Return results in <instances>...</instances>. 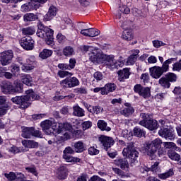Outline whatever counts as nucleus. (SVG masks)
<instances>
[{
    "mask_svg": "<svg viewBox=\"0 0 181 181\" xmlns=\"http://www.w3.org/2000/svg\"><path fill=\"white\" fill-rule=\"evenodd\" d=\"M124 105L127 107L120 112L122 115H124V117H129V115H132V114L135 112V110L129 105V103H125Z\"/></svg>",
    "mask_w": 181,
    "mask_h": 181,
    "instance_id": "a878e982",
    "label": "nucleus"
},
{
    "mask_svg": "<svg viewBox=\"0 0 181 181\" xmlns=\"http://www.w3.org/2000/svg\"><path fill=\"white\" fill-rule=\"evenodd\" d=\"M38 30H37V36L41 39H45L46 37L50 35V32L53 30L49 28L48 27H45L42 23H38Z\"/></svg>",
    "mask_w": 181,
    "mask_h": 181,
    "instance_id": "2eb2a0df",
    "label": "nucleus"
},
{
    "mask_svg": "<svg viewBox=\"0 0 181 181\" xmlns=\"http://www.w3.org/2000/svg\"><path fill=\"white\" fill-rule=\"evenodd\" d=\"M129 78V69L125 68L118 71V78L119 81H124Z\"/></svg>",
    "mask_w": 181,
    "mask_h": 181,
    "instance_id": "bb28decb",
    "label": "nucleus"
},
{
    "mask_svg": "<svg viewBox=\"0 0 181 181\" xmlns=\"http://www.w3.org/2000/svg\"><path fill=\"white\" fill-rule=\"evenodd\" d=\"M22 83L28 86L29 87L32 86V83H33V78L29 74H23L21 78Z\"/></svg>",
    "mask_w": 181,
    "mask_h": 181,
    "instance_id": "473e14b6",
    "label": "nucleus"
},
{
    "mask_svg": "<svg viewBox=\"0 0 181 181\" xmlns=\"http://www.w3.org/2000/svg\"><path fill=\"white\" fill-rule=\"evenodd\" d=\"M98 139L105 151H108L115 144L114 139L105 135L100 136Z\"/></svg>",
    "mask_w": 181,
    "mask_h": 181,
    "instance_id": "dca6fc26",
    "label": "nucleus"
},
{
    "mask_svg": "<svg viewBox=\"0 0 181 181\" xmlns=\"http://www.w3.org/2000/svg\"><path fill=\"white\" fill-rule=\"evenodd\" d=\"M47 0H30V2L21 6V12H30L40 8V4H46Z\"/></svg>",
    "mask_w": 181,
    "mask_h": 181,
    "instance_id": "6e6552de",
    "label": "nucleus"
},
{
    "mask_svg": "<svg viewBox=\"0 0 181 181\" xmlns=\"http://www.w3.org/2000/svg\"><path fill=\"white\" fill-rule=\"evenodd\" d=\"M140 116L141 117L142 120L139 122V125L147 128V129H149L150 131L158 129V121L155 119H149V115L146 113H141Z\"/></svg>",
    "mask_w": 181,
    "mask_h": 181,
    "instance_id": "0eeeda50",
    "label": "nucleus"
},
{
    "mask_svg": "<svg viewBox=\"0 0 181 181\" xmlns=\"http://www.w3.org/2000/svg\"><path fill=\"white\" fill-rule=\"evenodd\" d=\"M75 151L70 146L66 147L63 151L62 158L66 160V162H69L71 163H80L81 162V159L77 157H73L70 155H74Z\"/></svg>",
    "mask_w": 181,
    "mask_h": 181,
    "instance_id": "1a4fd4ad",
    "label": "nucleus"
},
{
    "mask_svg": "<svg viewBox=\"0 0 181 181\" xmlns=\"http://www.w3.org/2000/svg\"><path fill=\"white\" fill-rule=\"evenodd\" d=\"M150 74L153 78H159L163 72L160 66H153L150 68Z\"/></svg>",
    "mask_w": 181,
    "mask_h": 181,
    "instance_id": "4be33fe9",
    "label": "nucleus"
},
{
    "mask_svg": "<svg viewBox=\"0 0 181 181\" xmlns=\"http://www.w3.org/2000/svg\"><path fill=\"white\" fill-rule=\"evenodd\" d=\"M134 93H136L143 98H149L151 97V88L144 87L141 84H137L134 87Z\"/></svg>",
    "mask_w": 181,
    "mask_h": 181,
    "instance_id": "4468645a",
    "label": "nucleus"
},
{
    "mask_svg": "<svg viewBox=\"0 0 181 181\" xmlns=\"http://www.w3.org/2000/svg\"><path fill=\"white\" fill-rule=\"evenodd\" d=\"M23 85L18 81L14 82V86L11 82H4L1 85V91L4 94H14V93H22Z\"/></svg>",
    "mask_w": 181,
    "mask_h": 181,
    "instance_id": "39448f33",
    "label": "nucleus"
},
{
    "mask_svg": "<svg viewBox=\"0 0 181 181\" xmlns=\"http://www.w3.org/2000/svg\"><path fill=\"white\" fill-rule=\"evenodd\" d=\"M88 154L91 155L92 156L94 155H98L100 153V151L98 149H96V148L93 146L90 147L88 150Z\"/></svg>",
    "mask_w": 181,
    "mask_h": 181,
    "instance_id": "09e8293b",
    "label": "nucleus"
},
{
    "mask_svg": "<svg viewBox=\"0 0 181 181\" xmlns=\"http://www.w3.org/2000/svg\"><path fill=\"white\" fill-rule=\"evenodd\" d=\"M11 69V72L13 76H18L19 73H21V68L17 64H13L9 66Z\"/></svg>",
    "mask_w": 181,
    "mask_h": 181,
    "instance_id": "37998d69",
    "label": "nucleus"
},
{
    "mask_svg": "<svg viewBox=\"0 0 181 181\" xmlns=\"http://www.w3.org/2000/svg\"><path fill=\"white\" fill-rule=\"evenodd\" d=\"M123 156H127L130 159V163L132 165H135L138 163V158L139 156V152L135 149L134 147V144H129L126 148H124L122 151Z\"/></svg>",
    "mask_w": 181,
    "mask_h": 181,
    "instance_id": "423d86ee",
    "label": "nucleus"
},
{
    "mask_svg": "<svg viewBox=\"0 0 181 181\" xmlns=\"http://www.w3.org/2000/svg\"><path fill=\"white\" fill-rule=\"evenodd\" d=\"M76 63H77V61L74 58H71L69 59V64H68V67L69 68V70H73L74 67H76Z\"/></svg>",
    "mask_w": 181,
    "mask_h": 181,
    "instance_id": "bf43d9fd",
    "label": "nucleus"
},
{
    "mask_svg": "<svg viewBox=\"0 0 181 181\" xmlns=\"http://www.w3.org/2000/svg\"><path fill=\"white\" fill-rule=\"evenodd\" d=\"M137 59L136 57L130 55L127 59V66H133V64H135V62H136Z\"/></svg>",
    "mask_w": 181,
    "mask_h": 181,
    "instance_id": "de8ad7c7",
    "label": "nucleus"
},
{
    "mask_svg": "<svg viewBox=\"0 0 181 181\" xmlns=\"http://www.w3.org/2000/svg\"><path fill=\"white\" fill-rule=\"evenodd\" d=\"M8 152H11V153H19V152H21V149L18 148V147L15 146H13L9 148Z\"/></svg>",
    "mask_w": 181,
    "mask_h": 181,
    "instance_id": "69168bd1",
    "label": "nucleus"
},
{
    "mask_svg": "<svg viewBox=\"0 0 181 181\" xmlns=\"http://www.w3.org/2000/svg\"><path fill=\"white\" fill-rule=\"evenodd\" d=\"M48 13L52 15L54 18L57 13V8L54 6H51L49 8Z\"/></svg>",
    "mask_w": 181,
    "mask_h": 181,
    "instance_id": "052dcab7",
    "label": "nucleus"
},
{
    "mask_svg": "<svg viewBox=\"0 0 181 181\" xmlns=\"http://www.w3.org/2000/svg\"><path fill=\"white\" fill-rule=\"evenodd\" d=\"M13 59V52L12 50L4 51L0 53V63L1 66L11 64Z\"/></svg>",
    "mask_w": 181,
    "mask_h": 181,
    "instance_id": "ddd939ff",
    "label": "nucleus"
},
{
    "mask_svg": "<svg viewBox=\"0 0 181 181\" xmlns=\"http://www.w3.org/2000/svg\"><path fill=\"white\" fill-rule=\"evenodd\" d=\"M158 135L162 138L165 139H170V141H173L175 138V130L172 127L163 126L160 127V129L158 131Z\"/></svg>",
    "mask_w": 181,
    "mask_h": 181,
    "instance_id": "9d476101",
    "label": "nucleus"
},
{
    "mask_svg": "<svg viewBox=\"0 0 181 181\" xmlns=\"http://www.w3.org/2000/svg\"><path fill=\"white\" fill-rule=\"evenodd\" d=\"M57 40L58 43H64V42H66V36L63 35V34L59 33L57 35Z\"/></svg>",
    "mask_w": 181,
    "mask_h": 181,
    "instance_id": "13d9d810",
    "label": "nucleus"
},
{
    "mask_svg": "<svg viewBox=\"0 0 181 181\" xmlns=\"http://www.w3.org/2000/svg\"><path fill=\"white\" fill-rule=\"evenodd\" d=\"M120 11H122V13H125L126 15H128V13L131 12V10L127 6H120Z\"/></svg>",
    "mask_w": 181,
    "mask_h": 181,
    "instance_id": "0e129e2a",
    "label": "nucleus"
},
{
    "mask_svg": "<svg viewBox=\"0 0 181 181\" xmlns=\"http://www.w3.org/2000/svg\"><path fill=\"white\" fill-rule=\"evenodd\" d=\"M180 70H181V60L173 64V71H180Z\"/></svg>",
    "mask_w": 181,
    "mask_h": 181,
    "instance_id": "4d7b16f0",
    "label": "nucleus"
},
{
    "mask_svg": "<svg viewBox=\"0 0 181 181\" xmlns=\"http://www.w3.org/2000/svg\"><path fill=\"white\" fill-rule=\"evenodd\" d=\"M22 32H23V35H30L32 36V35H35V32H36V29L35 28V27H26L22 29Z\"/></svg>",
    "mask_w": 181,
    "mask_h": 181,
    "instance_id": "c9c22d12",
    "label": "nucleus"
},
{
    "mask_svg": "<svg viewBox=\"0 0 181 181\" xmlns=\"http://www.w3.org/2000/svg\"><path fill=\"white\" fill-rule=\"evenodd\" d=\"M112 170L116 173V175H118V176H120V177H125V173H124V171H122L121 169L117 168H112Z\"/></svg>",
    "mask_w": 181,
    "mask_h": 181,
    "instance_id": "864d4df0",
    "label": "nucleus"
},
{
    "mask_svg": "<svg viewBox=\"0 0 181 181\" xmlns=\"http://www.w3.org/2000/svg\"><path fill=\"white\" fill-rule=\"evenodd\" d=\"M114 164L120 168V169H122V170L126 172L129 170V163H128V160L126 158H116L114 160Z\"/></svg>",
    "mask_w": 181,
    "mask_h": 181,
    "instance_id": "6ab92c4d",
    "label": "nucleus"
},
{
    "mask_svg": "<svg viewBox=\"0 0 181 181\" xmlns=\"http://www.w3.org/2000/svg\"><path fill=\"white\" fill-rule=\"evenodd\" d=\"M22 145L29 149L36 148L39 146V144L33 140H23Z\"/></svg>",
    "mask_w": 181,
    "mask_h": 181,
    "instance_id": "b1692460",
    "label": "nucleus"
},
{
    "mask_svg": "<svg viewBox=\"0 0 181 181\" xmlns=\"http://www.w3.org/2000/svg\"><path fill=\"white\" fill-rule=\"evenodd\" d=\"M67 168L64 166H61L59 168H58L57 171V176L58 179H60L61 180H64L67 177Z\"/></svg>",
    "mask_w": 181,
    "mask_h": 181,
    "instance_id": "5701e85b",
    "label": "nucleus"
},
{
    "mask_svg": "<svg viewBox=\"0 0 181 181\" xmlns=\"http://www.w3.org/2000/svg\"><path fill=\"white\" fill-rule=\"evenodd\" d=\"M91 127H93V122H91V121H86L82 123V128L83 131L89 129Z\"/></svg>",
    "mask_w": 181,
    "mask_h": 181,
    "instance_id": "3c124183",
    "label": "nucleus"
},
{
    "mask_svg": "<svg viewBox=\"0 0 181 181\" xmlns=\"http://www.w3.org/2000/svg\"><path fill=\"white\" fill-rule=\"evenodd\" d=\"M161 146L162 140L157 138L146 145L145 151L146 152L147 155L150 156L151 160L155 159L156 158V152L160 149Z\"/></svg>",
    "mask_w": 181,
    "mask_h": 181,
    "instance_id": "20e7f679",
    "label": "nucleus"
},
{
    "mask_svg": "<svg viewBox=\"0 0 181 181\" xmlns=\"http://www.w3.org/2000/svg\"><path fill=\"white\" fill-rule=\"evenodd\" d=\"M25 95L24 96H16L11 98L12 103L20 105L22 108H28L30 105V101H35V100H39V95H36L33 90L29 89L25 91Z\"/></svg>",
    "mask_w": 181,
    "mask_h": 181,
    "instance_id": "f03ea898",
    "label": "nucleus"
},
{
    "mask_svg": "<svg viewBox=\"0 0 181 181\" xmlns=\"http://www.w3.org/2000/svg\"><path fill=\"white\" fill-rule=\"evenodd\" d=\"M58 76H59V77H61L62 78H64V77L73 76V74L67 71H59Z\"/></svg>",
    "mask_w": 181,
    "mask_h": 181,
    "instance_id": "8fccbe9b",
    "label": "nucleus"
},
{
    "mask_svg": "<svg viewBox=\"0 0 181 181\" xmlns=\"http://www.w3.org/2000/svg\"><path fill=\"white\" fill-rule=\"evenodd\" d=\"M158 166H159V163L156 162L154 163L151 168L148 167H141L140 168V170L142 173H145V172H149V170H151L152 172H158Z\"/></svg>",
    "mask_w": 181,
    "mask_h": 181,
    "instance_id": "7c9ffc66",
    "label": "nucleus"
},
{
    "mask_svg": "<svg viewBox=\"0 0 181 181\" xmlns=\"http://www.w3.org/2000/svg\"><path fill=\"white\" fill-rule=\"evenodd\" d=\"M62 54L65 57H71L76 54V52L71 46H66L63 49Z\"/></svg>",
    "mask_w": 181,
    "mask_h": 181,
    "instance_id": "c85d7f7f",
    "label": "nucleus"
},
{
    "mask_svg": "<svg viewBox=\"0 0 181 181\" xmlns=\"http://www.w3.org/2000/svg\"><path fill=\"white\" fill-rule=\"evenodd\" d=\"M76 181H87V174H81L78 177Z\"/></svg>",
    "mask_w": 181,
    "mask_h": 181,
    "instance_id": "774afa93",
    "label": "nucleus"
},
{
    "mask_svg": "<svg viewBox=\"0 0 181 181\" xmlns=\"http://www.w3.org/2000/svg\"><path fill=\"white\" fill-rule=\"evenodd\" d=\"M168 155L172 160H175L177 162L180 160V155L173 151H169Z\"/></svg>",
    "mask_w": 181,
    "mask_h": 181,
    "instance_id": "ea45409f",
    "label": "nucleus"
},
{
    "mask_svg": "<svg viewBox=\"0 0 181 181\" xmlns=\"http://www.w3.org/2000/svg\"><path fill=\"white\" fill-rule=\"evenodd\" d=\"M41 128L47 135H55L56 144L67 141L71 138L73 127L69 123H56L54 120H45L41 122Z\"/></svg>",
    "mask_w": 181,
    "mask_h": 181,
    "instance_id": "f257e3e1",
    "label": "nucleus"
},
{
    "mask_svg": "<svg viewBox=\"0 0 181 181\" xmlns=\"http://www.w3.org/2000/svg\"><path fill=\"white\" fill-rule=\"evenodd\" d=\"M26 177L22 173H16V181H25Z\"/></svg>",
    "mask_w": 181,
    "mask_h": 181,
    "instance_id": "6e6d98bb",
    "label": "nucleus"
},
{
    "mask_svg": "<svg viewBox=\"0 0 181 181\" xmlns=\"http://www.w3.org/2000/svg\"><path fill=\"white\" fill-rule=\"evenodd\" d=\"M159 84L164 87V88H169L170 87V82L165 77H162L158 81Z\"/></svg>",
    "mask_w": 181,
    "mask_h": 181,
    "instance_id": "a19ab883",
    "label": "nucleus"
},
{
    "mask_svg": "<svg viewBox=\"0 0 181 181\" xmlns=\"http://www.w3.org/2000/svg\"><path fill=\"white\" fill-rule=\"evenodd\" d=\"M61 84L63 87L71 88L73 87H77L80 84V81L76 77L66 78L62 81Z\"/></svg>",
    "mask_w": 181,
    "mask_h": 181,
    "instance_id": "a211bd4d",
    "label": "nucleus"
},
{
    "mask_svg": "<svg viewBox=\"0 0 181 181\" xmlns=\"http://www.w3.org/2000/svg\"><path fill=\"white\" fill-rule=\"evenodd\" d=\"M35 69V65H32L31 64H23L21 66L22 71H24L25 73L28 71H30V70H33Z\"/></svg>",
    "mask_w": 181,
    "mask_h": 181,
    "instance_id": "c03bdc74",
    "label": "nucleus"
},
{
    "mask_svg": "<svg viewBox=\"0 0 181 181\" xmlns=\"http://www.w3.org/2000/svg\"><path fill=\"white\" fill-rule=\"evenodd\" d=\"M140 78L141 80H142L144 84L149 83V74L148 73L142 74L141 76H140Z\"/></svg>",
    "mask_w": 181,
    "mask_h": 181,
    "instance_id": "603ef678",
    "label": "nucleus"
},
{
    "mask_svg": "<svg viewBox=\"0 0 181 181\" xmlns=\"http://www.w3.org/2000/svg\"><path fill=\"white\" fill-rule=\"evenodd\" d=\"M124 63H125V59L122 57H119V59H115L114 55H107L103 56V64L110 70H114L119 67H124Z\"/></svg>",
    "mask_w": 181,
    "mask_h": 181,
    "instance_id": "7ed1b4c3",
    "label": "nucleus"
},
{
    "mask_svg": "<svg viewBox=\"0 0 181 181\" xmlns=\"http://www.w3.org/2000/svg\"><path fill=\"white\" fill-rule=\"evenodd\" d=\"M58 69H60V70H70L68 64H59Z\"/></svg>",
    "mask_w": 181,
    "mask_h": 181,
    "instance_id": "338daca9",
    "label": "nucleus"
},
{
    "mask_svg": "<svg viewBox=\"0 0 181 181\" xmlns=\"http://www.w3.org/2000/svg\"><path fill=\"white\" fill-rule=\"evenodd\" d=\"M26 63L33 66H36V59H35V56H29L28 58L26 59Z\"/></svg>",
    "mask_w": 181,
    "mask_h": 181,
    "instance_id": "5fc2aeb1",
    "label": "nucleus"
},
{
    "mask_svg": "<svg viewBox=\"0 0 181 181\" xmlns=\"http://www.w3.org/2000/svg\"><path fill=\"white\" fill-rule=\"evenodd\" d=\"M115 84L107 83L104 87L102 88V95H107L108 93H112L115 91Z\"/></svg>",
    "mask_w": 181,
    "mask_h": 181,
    "instance_id": "393cba45",
    "label": "nucleus"
},
{
    "mask_svg": "<svg viewBox=\"0 0 181 181\" xmlns=\"http://www.w3.org/2000/svg\"><path fill=\"white\" fill-rule=\"evenodd\" d=\"M24 22H35L37 20V16L35 13H28L23 16Z\"/></svg>",
    "mask_w": 181,
    "mask_h": 181,
    "instance_id": "72a5a7b5",
    "label": "nucleus"
},
{
    "mask_svg": "<svg viewBox=\"0 0 181 181\" xmlns=\"http://www.w3.org/2000/svg\"><path fill=\"white\" fill-rule=\"evenodd\" d=\"M4 176H5V177H6V179L8 180H10V181L16 180V173L10 172L9 173H5Z\"/></svg>",
    "mask_w": 181,
    "mask_h": 181,
    "instance_id": "49530a36",
    "label": "nucleus"
},
{
    "mask_svg": "<svg viewBox=\"0 0 181 181\" xmlns=\"http://www.w3.org/2000/svg\"><path fill=\"white\" fill-rule=\"evenodd\" d=\"M81 35L89 37H95V36L100 35V30L95 28L82 29L81 30Z\"/></svg>",
    "mask_w": 181,
    "mask_h": 181,
    "instance_id": "aec40b11",
    "label": "nucleus"
},
{
    "mask_svg": "<svg viewBox=\"0 0 181 181\" xmlns=\"http://www.w3.org/2000/svg\"><path fill=\"white\" fill-rule=\"evenodd\" d=\"M21 46L25 50H33L35 47V40L30 36L24 37L21 42Z\"/></svg>",
    "mask_w": 181,
    "mask_h": 181,
    "instance_id": "f3484780",
    "label": "nucleus"
},
{
    "mask_svg": "<svg viewBox=\"0 0 181 181\" xmlns=\"http://www.w3.org/2000/svg\"><path fill=\"white\" fill-rule=\"evenodd\" d=\"M165 148L169 149L170 148H176V144L173 142H164L163 143Z\"/></svg>",
    "mask_w": 181,
    "mask_h": 181,
    "instance_id": "680f3d73",
    "label": "nucleus"
},
{
    "mask_svg": "<svg viewBox=\"0 0 181 181\" xmlns=\"http://www.w3.org/2000/svg\"><path fill=\"white\" fill-rule=\"evenodd\" d=\"M74 148L76 152L80 153L84 151V143L81 141H78V142L74 144Z\"/></svg>",
    "mask_w": 181,
    "mask_h": 181,
    "instance_id": "58836bf2",
    "label": "nucleus"
},
{
    "mask_svg": "<svg viewBox=\"0 0 181 181\" xmlns=\"http://www.w3.org/2000/svg\"><path fill=\"white\" fill-rule=\"evenodd\" d=\"M73 115L74 117H84L85 112L78 105L73 106Z\"/></svg>",
    "mask_w": 181,
    "mask_h": 181,
    "instance_id": "c756f323",
    "label": "nucleus"
},
{
    "mask_svg": "<svg viewBox=\"0 0 181 181\" xmlns=\"http://www.w3.org/2000/svg\"><path fill=\"white\" fill-rule=\"evenodd\" d=\"M122 39L129 42L134 39V33L131 29L124 30L122 35Z\"/></svg>",
    "mask_w": 181,
    "mask_h": 181,
    "instance_id": "cd10ccee",
    "label": "nucleus"
},
{
    "mask_svg": "<svg viewBox=\"0 0 181 181\" xmlns=\"http://www.w3.org/2000/svg\"><path fill=\"white\" fill-rule=\"evenodd\" d=\"M165 77L170 83H176L177 81V75L175 73L169 72L166 74Z\"/></svg>",
    "mask_w": 181,
    "mask_h": 181,
    "instance_id": "79ce46f5",
    "label": "nucleus"
},
{
    "mask_svg": "<svg viewBox=\"0 0 181 181\" xmlns=\"http://www.w3.org/2000/svg\"><path fill=\"white\" fill-rule=\"evenodd\" d=\"M134 135L138 138H141V136H145V132L138 127L134 129Z\"/></svg>",
    "mask_w": 181,
    "mask_h": 181,
    "instance_id": "a18cd8bd",
    "label": "nucleus"
},
{
    "mask_svg": "<svg viewBox=\"0 0 181 181\" xmlns=\"http://www.w3.org/2000/svg\"><path fill=\"white\" fill-rule=\"evenodd\" d=\"M175 175V173L173 172V169H170L165 173L158 174L159 179H161L162 180H165L166 179H168V177H170Z\"/></svg>",
    "mask_w": 181,
    "mask_h": 181,
    "instance_id": "f704fd0d",
    "label": "nucleus"
},
{
    "mask_svg": "<svg viewBox=\"0 0 181 181\" xmlns=\"http://www.w3.org/2000/svg\"><path fill=\"white\" fill-rule=\"evenodd\" d=\"M84 107L88 110L89 112L91 114H95L98 115V114H101L104 111V109L100 106H91L88 105V103H83Z\"/></svg>",
    "mask_w": 181,
    "mask_h": 181,
    "instance_id": "412c9836",
    "label": "nucleus"
},
{
    "mask_svg": "<svg viewBox=\"0 0 181 181\" xmlns=\"http://www.w3.org/2000/svg\"><path fill=\"white\" fill-rule=\"evenodd\" d=\"M93 77L97 81H100V80H103V74L98 71L95 72L93 74Z\"/></svg>",
    "mask_w": 181,
    "mask_h": 181,
    "instance_id": "e2e57ef3",
    "label": "nucleus"
},
{
    "mask_svg": "<svg viewBox=\"0 0 181 181\" xmlns=\"http://www.w3.org/2000/svg\"><path fill=\"white\" fill-rule=\"evenodd\" d=\"M52 54H53V51L50 49H45L42 50V52L40 53L39 56L41 59H47V57H50Z\"/></svg>",
    "mask_w": 181,
    "mask_h": 181,
    "instance_id": "4c0bfd02",
    "label": "nucleus"
},
{
    "mask_svg": "<svg viewBox=\"0 0 181 181\" xmlns=\"http://www.w3.org/2000/svg\"><path fill=\"white\" fill-rule=\"evenodd\" d=\"M97 125L100 131H106V132L111 131V127H108L107 124L104 120H98Z\"/></svg>",
    "mask_w": 181,
    "mask_h": 181,
    "instance_id": "2f4dec72",
    "label": "nucleus"
},
{
    "mask_svg": "<svg viewBox=\"0 0 181 181\" xmlns=\"http://www.w3.org/2000/svg\"><path fill=\"white\" fill-rule=\"evenodd\" d=\"M21 136H23V138H30V136L43 138L42 132L39 130H35L33 127H23Z\"/></svg>",
    "mask_w": 181,
    "mask_h": 181,
    "instance_id": "9b49d317",
    "label": "nucleus"
},
{
    "mask_svg": "<svg viewBox=\"0 0 181 181\" xmlns=\"http://www.w3.org/2000/svg\"><path fill=\"white\" fill-rule=\"evenodd\" d=\"M53 34L54 31L50 32L49 35L47 36L45 38V42L48 46H50L51 47H53L54 46V38H53Z\"/></svg>",
    "mask_w": 181,
    "mask_h": 181,
    "instance_id": "e433bc0d",
    "label": "nucleus"
},
{
    "mask_svg": "<svg viewBox=\"0 0 181 181\" xmlns=\"http://www.w3.org/2000/svg\"><path fill=\"white\" fill-rule=\"evenodd\" d=\"M88 54L90 62L93 63H98L99 64L104 63V56H105V54H101L98 49L95 48L90 52H88Z\"/></svg>",
    "mask_w": 181,
    "mask_h": 181,
    "instance_id": "f8f14e48",
    "label": "nucleus"
}]
</instances>
